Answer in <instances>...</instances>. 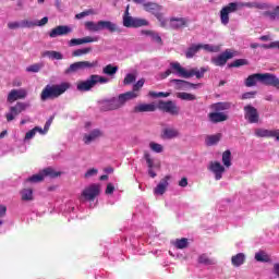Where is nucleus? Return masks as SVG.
<instances>
[{
	"label": "nucleus",
	"instance_id": "nucleus-1",
	"mask_svg": "<svg viewBox=\"0 0 279 279\" xmlns=\"http://www.w3.org/2000/svg\"><path fill=\"white\" fill-rule=\"evenodd\" d=\"M170 69H172V71L168 69L166 70L165 74H161L162 80H167V77H169L171 73H177L180 77H184L185 80H189V77H194V75L197 80H202L205 73L208 72V69L206 68H201V70L197 68H194L187 71L186 69L182 68L180 62H171Z\"/></svg>",
	"mask_w": 279,
	"mask_h": 279
},
{
	"label": "nucleus",
	"instance_id": "nucleus-2",
	"mask_svg": "<svg viewBox=\"0 0 279 279\" xmlns=\"http://www.w3.org/2000/svg\"><path fill=\"white\" fill-rule=\"evenodd\" d=\"M239 8H256L257 10H263L265 4L258 2H230L220 11V21L222 25H228L230 23V14L236 12Z\"/></svg>",
	"mask_w": 279,
	"mask_h": 279
},
{
	"label": "nucleus",
	"instance_id": "nucleus-3",
	"mask_svg": "<svg viewBox=\"0 0 279 279\" xmlns=\"http://www.w3.org/2000/svg\"><path fill=\"white\" fill-rule=\"evenodd\" d=\"M264 84V86H274L275 88H279V78L276 77V74L271 73H255L248 75L244 84L247 88H252L256 86V83Z\"/></svg>",
	"mask_w": 279,
	"mask_h": 279
},
{
	"label": "nucleus",
	"instance_id": "nucleus-4",
	"mask_svg": "<svg viewBox=\"0 0 279 279\" xmlns=\"http://www.w3.org/2000/svg\"><path fill=\"white\" fill-rule=\"evenodd\" d=\"M130 99H136V95L134 92L120 94L118 98H111L109 100H102L100 105V110L102 112H110V110H119V108H123L126 101Z\"/></svg>",
	"mask_w": 279,
	"mask_h": 279
},
{
	"label": "nucleus",
	"instance_id": "nucleus-5",
	"mask_svg": "<svg viewBox=\"0 0 279 279\" xmlns=\"http://www.w3.org/2000/svg\"><path fill=\"white\" fill-rule=\"evenodd\" d=\"M69 89H71V83L69 82H62L54 85H46L41 90L40 99L41 101H47V99H58V97L64 95Z\"/></svg>",
	"mask_w": 279,
	"mask_h": 279
},
{
	"label": "nucleus",
	"instance_id": "nucleus-6",
	"mask_svg": "<svg viewBox=\"0 0 279 279\" xmlns=\"http://www.w3.org/2000/svg\"><path fill=\"white\" fill-rule=\"evenodd\" d=\"M85 28L87 32H101V29H108L110 34H121V27L111 21H98L97 23L87 21L85 22Z\"/></svg>",
	"mask_w": 279,
	"mask_h": 279
},
{
	"label": "nucleus",
	"instance_id": "nucleus-7",
	"mask_svg": "<svg viewBox=\"0 0 279 279\" xmlns=\"http://www.w3.org/2000/svg\"><path fill=\"white\" fill-rule=\"evenodd\" d=\"M110 82V78L98 75V74H92L86 81H80L76 84V89L81 93H88V90H93L97 84H108Z\"/></svg>",
	"mask_w": 279,
	"mask_h": 279
},
{
	"label": "nucleus",
	"instance_id": "nucleus-8",
	"mask_svg": "<svg viewBox=\"0 0 279 279\" xmlns=\"http://www.w3.org/2000/svg\"><path fill=\"white\" fill-rule=\"evenodd\" d=\"M97 64V61H77L64 70V75H72V73H77V71H85V69H95Z\"/></svg>",
	"mask_w": 279,
	"mask_h": 279
},
{
	"label": "nucleus",
	"instance_id": "nucleus-9",
	"mask_svg": "<svg viewBox=\"0 0 279 279\" xmlns=\"http://www.w3.org/2000/svg\"><path fill=\"white\" fill-rule=\"evenodd\" d=\"M147 25H149V22H147V20L130 16V8L129 7L126 8V11L123 15L124 27H145Z\"/></svg>",
	"mask_w": 279,
	"mask_h": 279
},
{
	"label": "nucleus",
	"instance_id": "nucleus-10",
	"mask_svg": "<svg viewBox=\"0 0 279 279\" xmlns=\"http://www.w3.org/2000/svg\"><path fill=\"white\" fill-rule=\"evenodd\" d=\"M99 193H101V185L94 183L83 190L82 197L87 202H95V198L99 197Z\"/></svg>",
	"mask_w": 279,
	"mask_h": 279
},
{
	"label": "nucleus",
	"instance_id": "nucleus-11",
	"mask_svg": "<svg viewBox=\"0 0 279 279\" xmlns=\"http://www.w3.org/2000/svg\"><path fill=\"white\" fill-rule=\"evenodd\" d=\"M158 110H161L162 112H167L168 114L177 116L180 114V108H178V105L173 102L172 100H159L157 105Z\"/></svg>",
	"mask_w": 279,
	"mask_h": 279
},
{
	"label": "nucleus",
	"instance_id": "nucleus-12",
	"mask_svg": "<svg viewBox=\"0 0 279 279\" xmlns=\"http://www.w3.org/2000/svg\"><path fill=\"white\" fill-rule=\"evenodd\" d=\"M27 108H29V105L26 102H16L15 106L10 107V112L5 114V119L8 123H10L11 121H14V118L19 117L21 112H25Z\"/></svg>",
	"mask_w": 279,
	"mask_h": 279
},
{
	"label": "nucleus",
	"instance_id": "nucleus-13",
	"mask_svg": "<svg viewBox=\"0 0 279 279\" xmlns=\"http://www.w3.org/2000/svg\"><path fill=\"white\" fill-rule=\"evenodd\" d=\"M244 119L248 123H258V121L260 120V114H258V109H256L252 105H246L244 107Z\"/></svg>",
	"mask_w": 279,
	"mask_h": 279
},
{
	"label": "nucleus",
	"instance_id": "nucleus-14",
	"mask_svg": "<svg viewBox=\"0 0 279 279\" xmlns=\"http://www.w3.org/2000/svg\"><path fill=\"white\" fill-rule=\"evenodd\" d=\"M232 58H234V52H232L230 49H227L220 56L213 58L211 62L215 64V66H226L227 62L232 60Z\"/></svg>",
	"mask_w": 279,
	"mask_h": 279
},
{
	"label": "nucleus",
	"instance_id": "nucleus-15",
	"mask_svg": "<svg viewBox=\"0 0 279 279\" xmlns=\"http://www.w3.org/2000/svg\"><path fill=\"white\" fill-rule=\"evenodd\" d=\"M208 171H211L215 175V180L219 181L223 178V173H226V167H223L219 161H210Z\"/></svg>",
	"mask_w": 279,
	"mask_h": 279
},
{
	"label": "nucleus",
	"instance_id": "nucleus-16",
	"mask_svg": "<svg viewBox=\"0 0 279 279\" xmlns=\"http://www.w3.org/2000/svg\"><path fill=\"white\" fill-rule=\"evenodd\" d=\"M73 32V28L69 25H59L54 28H52L49 33L48 36L50 38H58V36H69Z\"/></svg>",
	"mask_w": 279,
	"mask_h": 279
},
{
	"label": "nucleus",
	"instance_id": "nucleus-17",
	"mask_svg": "<svg viewBox=\"0 0 279 279\" xmlns=\"http://www.w3.org/2000/svg\"><path fill=\"white\" fill-rule=\"evenodd\" d=\"M255 136L257 138H276V141H279V130L256 129Z\"/></svg>",
	"mask_w": 279,
	"mask_h": 279
},
{
	"label": "nucleus",
	"instance_id": "nucleus-18",
	"mask_svg": "<svg viewBox=\"0 0 279 279\" xmlns=\"http://www.w3.org/2000/svg\"><path fill=\"white\" fill-rule=\"evenodd\" d=\"M27 97V90L26 89H11L7 97V101L9 104H14V101H19V99H25Z\"/></svg>",
	"mask_w": 279,
	"mask_h": 279
},
{
	"label": "nucleus",
	"instance_id": "nucleus-19",
	"mask_svg": "<svg viewBox=\"0 0 279 279\" xmlns=\"http://www.w3.org/2000/svg\"><path fill=\"white\" fill-rule=\"evenodd\" d=\"M169 180H171V175H166L160 180L159 184L154 189L155 195H165L167 189L169 187Z\"/></svg>",
	"mask_w": 279,
	"mask_h": 279
},
{
	"label": "nucleus",
	"instance_id": "nucleus-20",
	"mask_svg": "<svg viewBox=\"0 0 279 279\" xmlns=\"http://www.w3.org/2000/svg\"><path fill=\"white\" fill-rule=\"evenodd\" d=\"M99 38L97 37H92V36H86L83 38H73L69 41L70 47H77V45H86L88 43H97Z\"/></svg>",
	"mask_w": 279,
	"mask_h": 279
},
{
	"label": "nucleus",
	"instance_id": "nucleus-21",
	"mask_svg": "<svg viewBox=\"0 0 279 279\" xmlns=\"http://www.w3.org/2000/svg\"><path fill=\"white\" fill-rule=\"evenodd\" d=\"M189 25V20L185 17H170V27L171 29H182Z\"/></svg>",
	"mask_w": 279,
	"mask_h": 279
},
{
	"label": "nucleus",
	"instance_id": "nucleus-22",
	"mask_svg": "<svg viewBox=\"0 0 279 279\" xmlns=\"http://www.w3.org/2000/svg\"><path fill=\"white\" fill-rule=\"evenodd\" d=\"M180 136V132L173 128H166L161 132V138L163 141H171V138H178Z\"/></svg>",
	"mask_w": 279,
	"mask_h": 279
},
{
	"label": "nucleus",
	"instance_id": "nucleus-23",
	"mask_svg": "<svg viewBox=\"0 0 279 279\" xmlns=\"http://www.w3.org/2000/svg\"><path fill=\"white\" fill-rule=\"evenodd\" d=\"M156 108L155 104H140L133 108V112H156Z\"/></svg>",
	"mask_w": 279,
	"mask_h": 279
},
{
	"label": "nucleus",
	"instance_id": "nucleus-24",
	"mask_svg": "<svg viewBox=\"0 0 279 279\" xmlns=\"http://www.w3.org/2000/svg\"><path fill=\"white\" fill-rule=\"evenodd\" d=\"M100 136H102V133L99 129L93 130L89 134L84 135V143L85 145H90V143H93V141H97V138H99Z\"/></svg>",
	"mask_w": 279,
	"mask_h": 279
},
{
	"label": "nucleus",
	"instance_id": "nucleus-25",
	"mask_svg": "<svg viewBox=\"0 0 279 279\" xmlns=\"http://www.w3.org/2000/svg\"><path fill=\"white\" fill-rule=\"evenodd\" d=\"M208 119L211 123H222V121H228V116L223 112H210Z\"/></svg>",
	"mask_w": 279,
	"mask_h": 279
},
{
	"label": "nucleus",
	"instance_id": "nucleus-26",
	"mask_svg": "<svg viewBox=\"0 0 279 279\" xmlns=\"http://www.w3.org/2000/svg\"><path fill=\"white\" fill-rule=\"evenodd\" d=\"M245 263V254L238 253L231 257V264L233 267H241Z\"/></svg>",
	"mask_w": 279,
	"mask_h": 279
},
{
	"label": "nucleus",
	"instance_id": "nucleus-27",
	"mask_svg": "<svg viewBox=\"0 0 279 279\" xmlns=\"http://www.w3.org/2000/svg\"><path fill=\"white\" fill-rule=\"evenodd\" d=\"M222 165L227 169H230V167H232V151L225 150L222 153Z\"/></svg>",
	"mask_w": 279,
	"mask_h": 279
},
{
	"label": "nucleus",
	"instance_id": "nucleus-28",
	"mask_svg": "<svg viewBox=\"0 0 279 279\" xmlns=\"http://www.w3.org/2000/svg\"><path fill=\"white\" fill-rule=\"evenodd\" d=\"M221 141V133H217L215 135H208L205 140V143L208 147H213V145H217Z\"/></svg>",
	"mask_w": 279,
	"mask_h": 279
},
{
	"label": "nucleus",
	"instance_id": "nucleus-29",
	"mask_svg": "<svg viewBox=\"0 0 279 279\" xmlns=\"http://www.w3.org/2000/svg\"><path fill=\"white\" fill-rule=\"evenodd\" d=\"M41 172L44 174V178H60V175H62V172L54 171V169L51 167L44 169Z\"/></svg>",
	"mask_w": 279,
	"mask_h": 279
},
{
	"label": "nucleus",
	"instance_id": "nucleus-30",
	"mask_svg": "<svg viewBox=\"0 0 279 279\" xmlns=\"http://www.w3.org/2000/svg\"><path fill=\"white\" fill-rule=\"evenodd\" d=\"M199 49H202V44L198 45H192L190 48H187L186 52H185V58L191 59L195 56V53H197V51H199Z\"/></svg>",
	"mask_w": 279,
	"mask_h": 279
},
{
	"label": "nucleus",
	"instance_id": "nucleus-31",
	"mask_svg": "<svg viewBox=\"0 0 279 279\" xmlns=\"http://www.w3.org/2000/svg\"><path fill=\"white\" fill-rule=\"evenodd\" d=\"M37 132H39V134H45V132H43V128L35 126L33 130L28 131L25 134L24 141H32V138H34V136H36Z\"/></svg>",
	"mask_w": 279,
	"mask_h": 279
},
{
	"label": "nucleus",
	"instance_id": "nucleus-32",
	"mask_svg": "<svg viewBox=\"0 0 279 279\" xmlns=\"http://www.w3.org/2000/svg\"><path fill=\"white\" fill-rule=\"evenodd\" d=\"M255 260H257V263H269L271 257H269L265 251H259L255 254Z\"/></svg>",
	"mask_w": 279,
	"mask_h": 279
},
{
	"label": "nucleus",
	"instance_id": "nucleus-33",
	"mask_svg": "<svg viewBox=\"0 0 279 279\" xmlns=\"http://www.w3.org/2000/svg\"><path fill=\"white\" fill-rule=\"evenodd\" d=\"M117 71H119V66H114L112 64H108L102 69V73L105 75H109V77L117 75Z\"/></svg>",
	"mask_w": 279,
	"mask_h": 279
},
{
	"label": "nucleus",
	"instance_id": "nucleus-34",
	"mask_svg": "<svg viewBox=\"0 0 279 279\" xmlns=\"http://www.w3.org/2000/svg\"><path fill=\"white\" fill-rule=\"evenodd\" d=\"M23 202H32L34 199V191L32 189H24L21 191Z\"/></svg>",
	"mask_w": 279,
	"mask_h": 279
},
{
	"label": "nucleus",
	"instance_id": "nucleus-35",
	"mask_svg": "<svg viewBox=\"0 0 279 279\" xmlns=\"http://www.w3.org/2000/svg\"><path fill=\"white\" fill-rule=\"evenodd\" d=\"M174 247H177V250H186V247H189V239H177L174 241Z\"/></svg>",
	"mask_w": 279,
	"mask_h": 279
},
{
	"label": "nucleus",
	"instance_id": "nucleus-36",
	"mask_svg": "<svg viewBox=\"0 0 279 279\" xmlns=\"http://www.w3.org/2000/svg\"><path fill=\"white\" fill-rule=\"evenodd\" d=\"M178 99H182L183 101H195L197 97L193 94H189L186 92L178 93L177 94Z\"/></svg>",
	"mask_w": 279,
	"mask_h": 279
},
{
	"label": "nucleus",
	"instance_id": "nucleus-37",
	"mask_svg": "<svg viewBox=\"0 0 279 279\" xmlns=\"http://www.w3.org/2000/svg\"><path fill=\"white\" fill-rule=\"evenodd\" d=\"M90 51H93L92 47H87V48H81V49H76L72 52L73 58H80L82 56H86L88 53H90Z\"/></svg>",
	"mask_w": 279,
	"mask_h": 279
},
{
	"label": "nucleus",
	"instance_id": "nucleus-38",
	"mask_svg": "<svg viewBox=\"0 0 279 279\" xmlns=\"http://www.w3.org/2000/svg\"><path fill=\"white\" fill-rule=\"evenodd\" d=\"M247 64H250V61H247V59H238L234 60L233 62H231L229 64L230 69H239V66H247Z\"/></svg>",
	"mask_w": 279,
	"mask_h": 279
},
{
	"label": "nucleus",
	"instance_id": "nucleus-39",
	"mask_svg": "<svg viewBox=\"0 0 279 279\" xmlns=\"http://www.w3.org/2000/svg\"><path fill=\"white\" fill-rule=\"evenodd\" d=\"M144 10L146 12H151V14H156L160 10V5L154 2H148L144 4Z\"/></svg>",
	"mask_w": 279,
	"mask_h": 279
},
{
	"label": "nucleus",
	"instance_id": "nucleus-40",
	"mask_svg": "<svg viewBox=\"0 0 279 279\" xmlns=\"http://www.w3.org/2000/svg\"><path fill=\"white\" fill-rule=\"evenodd\" d=\"M213 109L216 112H221L223 110H230V104H228V102H217V104L213 105Z\"/></svg>",
	"mask_w": 279,
	"mask_h": 279
},
{
	"label": "nucleus",
	"instance_id": "nucleus-41",
	"mask_svg": "<svg viewBox=\"0 0 279 279\" xmlns=\"http://www.w3.org/2000/svg\"><path fill=\"white\" fill-rule=\"evenodd\" d=\"M143 86H145V78H141L140 81H137L136 84L133 85V90L126 93H134L136 97H138V92L141 90V88H143Z\"/></svg>",
	"mask_w": 279,
	"mask_h": 279
},
{
	"label": "nucleus",
	"instance_id": "nucleus-42",
	"mask_svg": "<svg viewBox=\"0 0 279 279\" xmlns=\"http://www.w3.org/2000/svg\"><path fill=\"white\" fill-rule=\"evenodd\" d=\"M198 263L201 265H215L214 259L209 258L206 254H202L198 256Z\"/></svg>",
	"mask_w": 279,
	"mask_h": 279
},
{
	"label": "nucleus",
	"instance_id": "nucleus-43",
	"mask_svg": "<svg viewBox=\"0 0 279 279\" xmlns=\"http://www.w3.org/2000/svg\"><path fill=\"white\" fill-rule=\"evenodd\" d=\"M171 83L175 84L178 90H180L182 88H186V84H191V82H189V81L178 80V78H173L171 81Z\"/></svg>",
	"mask_w": 279,
	"mask_h": 279
},
{
	"label": "nucleus",
	"instance_id": "nucleus-44",
	"mask_svg": "<svg viewBox=\"0 0 279 279\" xmlns=\"http://www.w3.org/2000/svg\"><path fill=\"white\" fill-rule=\"evenodd\" d=\"M45 56H48V58H51L52 60H62L64 58L60 52L54 50L46 51Z\"/></svg>",
	"mask_w": 279,
	"mask_h": 279
},
{
	"label": "nucleus",
	"instance_id": "nucleus-45",
	"mask_svg": "<svg viewBox=\"0 0 279 279\" xmlns=\"http://www.w3.org/2000/svg\"><path fill=\"white\" fill-rule=\"evenodd\" d=\"M201 49H204L205 51H209L210 53H217V51H219V46H213L209 44H205V45L201 44Z\"/></svg>",
	"mask_w": 279,
	"mask_h": 279
},
{
	"label": "nucleus",
	"instance_id": "nucleus-46",
	"mask_svg": "<svg viewBox=\"0 0 279 279\" xmlns=\"http://www.w3.org/2000/svg\"><path fill=\"white\" fill-rule=\"evenodd\" d=\"M43 180H45V174H43V171H41V173L34 174L31 178L26 179V182L36 183V182H43Z\"/></svg>",
	"mask_w": 279,
	"mask_h": 279
},
{
	"label": "nucleus",
	"instance_id": "nucleus-47",
	"mask_svg": "<svg viewBox=\"0 0 279 279\" xmlns=\"http://www.w3.org/2000/svg\"><path fill=\"white\" fill-rule=\"evenodd\" d=\"M43 69V63H35L26 68L27 73H38Z\"/></svg>",
	"mask_w": 279,
	"mask_h": 279
},
{
	"label": "nucleus",
	"instance_id": "nucleus-48",
	"mask_svg": "<svg viewBox=\"0 0 279 279\" xmlns=\"http://www.w3.org/2000/svg\"><path fill=\"white\" fill-rule=\"evenodd\" d=\"M149 147H150V149H151V151H155L156 154H162V151H163V147H162V145H160V144H158V143H155V142H151L150 144H149Z\"/></svg>",
	"mask_w": 279,
	"mask_h": 279
},
{
	"label": "nucleus",
	"instance_id": "nucleus-49",
	"mask_svg": "<svg viewBox=\"0 0 279 279\" xmlns=\"http://www.w3.org/2000/svg\"><path fill=\"white\" fill-rule=\"evenodd\" d=\"M21 26L22 28H32V27H36V22L29 21V20H23L21 22Z\"/></svg>",
	"mask_w": 279,
	"mask_h": 279
},
{
	"label": "nucleus",
	"instance_id": "nucleus-50",
	"mask_svg": "<svg viewBox=\"0 0 279 279\" xmlns=\"http://www.w3.org/2000/svg\"><path fill=\"white\" fill-rule=\"evenodd\" d=\"M144 158L146 160L148 169H154V159L151 158V155L149 153L144 154Z\"/></svg>",
	"mask_w": 279,
	"mask_h": 279
},
{
	"label": "nucleus",
	"instance_id": "nucleus-51",
	"mask_svg": "<svg viewBox=\"0 0 279 279\" xmlns=\"http://www.w3.org/2000/svg\"><path fill=\"white\" fill-rule=\"evenodd\" d=\"M133 82H136V75L131 73L126 74V76L124 77L123 84L130 85V84H133Z\"/></svg>",
	"mask_w": 279,
	"mask_h": 279
},
{
	"label": "nucleus",
	"instance_id": "nucleus-52",
	"mask_svg": "<svg viewBox=\"0 0 279 279\" xmlns=\"http://www.w3.org/2000/svg\"><path fill=\"white\" fill-rule=\"evenodd\" d=\"M263 49H279V41H271L270 44H264Z\"/></svg>",
	"mask_w": 279,
	"mask_h": 279
},
{
	"label": "nucleus",
	"instance_id": "nucleus-53",
	"mask_svg": "<svg viewBox=\"0 0 279 279\" xmlns=\"http://www.w3.org/2000/svg\"><path fill=\"white\" fill-rule=\"evenodd\" d=\"M155 16L159 21L160 27H167V20H165L162 13H156Z\"/></svg>",
	"mask_w": 279,
	"mask_h": 279
},
{
	"label": "nucleus",
	"instance_id": "nucleus-54",
	"mask_svg": "<svg viewBox=\"0 0 279 279\" xmlns=\"http://www.w3.org/2000/svg\"><path fill=\"white\" fill-rule=\"evenodd\" d=\"M149 95H150V97H170V96H171V93H165V92L156 93V92H150Z\"/></svg>",
	"mask_w": 279,
	"mask_h": 279
},
{
	"label": "nucleus",
	"instance_id": "nucleus-55",
	"mask_svg": "<svg viewBox=\"0 0 279 279\" xmlns=\"http://www.w3.org/2000/svg\"><path fill=\"white\" fill-rule=\"evenodd\" d=\"M150 36L154 43H157L158 45H162V37H160V35L156 33H150Z\"/></svg>",
	"mask_w": 279,
	"mask_h": 279
},
{
	"label": "nucleus",
	"instance_id": "nucleus-56",
	"mask_svg": "<svg viewBox=\"0 0 279 279\" xmlns=\"http://www.w3.org/2000/svg\"><path fill=\"white\" fill-rule=\"evenodd\" d=\"M35 23H36V27H44V25H47L49 23V17L45 16L40 21Z\"/></svg>",
	"mask_w": 279,
	"mask_h": 279
},
{
	"label": "nucleus",
	"instance_id": "nucleus-57",
	"mask_svg": "<svg viewBox=\"0 0 279 279\" xmlns=\"http://www.w3.org/2000/svg\"><path fill=\"white\" fill-rule=\"evenodd\" d=\"M9 29H19L21 28V22H9L8 23Z\"/></svg>",
	"mask_w": 279,
	"mask_h": 279
},
{
	"label": "nucleus",
	"instance_id": "nucleus-58",
	"mask_svg": "<svg viewBox=\"0 0 279 279\" xmlns=\"http://www.w3.org/2000/svg\"><path fill=\"white\" fill-rule=\"evenodd\" d=\"M51 123H53V117H51L46 123H45V126H44V134H47V132H49V128H51Z\"/></svg>",
	"mask_w": 279,
	"mask_h": 279
},
{
	"label": "nucleus",
	"instance_id": "nucleus-59",
	"mask_svg": "<svg viewBox=\"0 0 279 279\" xmlns=\"http://www.w3.org/2000/svg\"><path fill=\"white\" fill-rule=\"evenodd\" d=\"M97 173H98V170L95 168H92L86 171L85 178H93V175H97Z\"/></svg>",
	"mask_w": 279,
	"mask_h": 279
},
{
	"label": "nucleus",
	"instance_id": "nucleus-60",
	"mask_svg": "<svg viewBox=\"0 0 279 279\" xmlns=\"http://www.w3.org/2000/svg\"><path fill=\"white\" fill-rule=\"evenodd\" d=\"M105 193L106 195H112L114 193V185L112 183H108Z\"/></svg>",
	"mask_w": 279,
	"mask_h": 279
},
{
	"label": "nucleus",
	"instance_id": "nucleus-61",
	"mask_svg": "<svg viewBox=\"0 0 279 279\" xmlns=\"http://www.w3.org/2000/svg\"><path fill=\"white\" fill-rule=\"evenodd\" d=\"M179 186H181L182 189H186V186H189V179L186 177H183L179 181Z\"/></svg>",
	"mask_w": 279,
	"mask_h": 279
},
{
	"label": "nucleus",
	"instance_id": "nucleus-62",
	"mask_svg": "<svg viewBox=\"0 0 279 279\" xmlns=\"http://www.w3.org/2000/svg\"><path fill=\"white\" fill-rule=\"evenodd\" d=\"M254 95H256V93H254V92L244 93L242 95V99H252L254 97Z\"/></svg>",
	"mask_w": 279,
	"mask_h": 279
},
{
	"label": "nucleus",
	"instance_id": "nucleus-63",
	"mask_svg": "<svg viewBox=\"0 0 279 279\" xmlns=\"http://www.w3.org/2000/svg\"><path fill=\"white\" fill-rule=\"evenodd\" d=\"M88 14H90V11H83V12H81V13H77L76 15H75V19H84V16H88Z\"/></svg>",
	"mask_w": 279,
	"mask_h": 279
},
{
	"label": "nucleus",
	"instance_id": "nucleus-64",
	"mask_svg": "<svg viewBox=\"0 0 279 279\" xmlns=\"http://www.w3.org/2000/svg\"><path fill=\"white\" fill-rule=\"evenodd\" d=\"M272 271L279 277V263L274 264Z\"/></svg>",
	"mask_w": 279,
	"mask_h": 279
}]
</instances>
